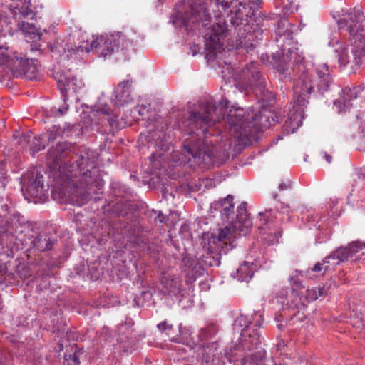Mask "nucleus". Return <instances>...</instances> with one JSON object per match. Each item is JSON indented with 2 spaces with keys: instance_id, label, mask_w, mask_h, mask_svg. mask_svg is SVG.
<instances>
[{
  "instance_id": "obj_57",
  "label": "nucleus",
  "mask_w": 365,
  "mask_h": 365,
  "mask_svg": "<svg viewBox=\"0 0 365 365\" xmlns=\"http://www.w3.org/2000/svg\"><path fill=\"white\" fill-rule=\"evenodd\" d=\"M53 328H54L56 330H58V329H60V326H59L58 324H53Z\"/></svg>"
},
{
  "instance_id": "obj_52",
  "label": "nucleus",
  "mask_w": 365,
  "mask_h": 365,
  "mask_svg": "<svg viewBox=\"0 0 365 365\" xmlns=\"http://www.w3.org/2000/svg\"><path fill=\"white\" fill-rule=\"evenodd\" d=\"M165 218V217L163 215V214L161 212H160V213L157 216V219L158 220V221L160 223H162L164 222Z\"/></svg>"
},
{
  "instance_id": "obj_4",
  "label": "nucleus",
  "mask_w": 365,
  "mask_h": 365,
  "mask_svg": "<svg viewBox=\"0 0 365 365\" xmlns=\"http://www.w3.org/2000/svg\"><path fill=\"white\" fill-rule=\"evenodd\" d=\"M234 197L231 195L214 201L210 204V210H218L221 220L227 225L212 233L208 239L207 247H204V253L200 256L201 262L208 267H218L222 255L232 250L235 241L241 236H245L252 227V222L247 210V202H242L237 208L234 219Z\"/></svg>"
},
{
  "instance_id": "obj_39",
  "label": "nucleus",
  "mask_w": 365,
  "mask_h": 365,
  "mask_svg": "<svg viewBox=\"0 0 365 365\" xmlns=\"http://www.w3.org/2000/svg\"><path fill=\"white\" fill-rule=\"evenodd\" d=\"M16 274L17 277H19L22 281H24L31 275V272L29 267L21 265L17 267Z\"/></svg>"
},
{
  "instance_id": "obj_59",
  "label": "nucleus",
  "mask_w": 365,
  "mask_h": 365,
  "mask_svg": "<svg viewBox=\"0 0 365 365\" xmlns=\"http://www.w3.org/2000/svg\"><path fill=\"white\" fill-rule=\"evenodd\" d=\"M191 48L192 50L193 56L196 55V53H197L196 47L194 46L193 48Z\"/></svg>"
},
{
  "instance_id": "obj_6",
  "label": "nucleus",
  "mask_w": 365,
  "mask_h": 365,
  "mask_svg": "<svg viewBox=\"0 0 365 365\" xmlns=\"http://www.w3.org/2000/svg\"><path fill=\"white\" fill-rule=\"evenodd\" d=\"M250 317L243 314L237 315L232 324L234 333L240 334L237 344H232L226 349V356L231 361H237L252 351H258L262 343L259 329L263 324V317L255 312Z\"/></svg>"
},
{
  "instance_id": "obj_14",
  "label": "nucleus",
  "mask_w": 365,
  "mask_h": 365,
  "mask_svg": "<svg viewBox=\"0 0 365 365\" xmlns=\"http://www.w3.org/2000/svg\"><path fill=\"white\" fill-rule=\"evenodd\" d=\"M43 188V175L37 170H33L24 177L21 191L28 201H30L29 197H38Z\"/></svg>"
},
{
  "instance_id": "obj_58",
  "label": "nucleus",
  "mask_w": 365,
  "mask_h": 365,
  "mask_svg": "<svg viewBox=\"0 0 365 365\" xmlns=\"http://www.w3.org/2000/svg\"><path fill=\"white\" fill-rule=\"evenodd\" d=\"M330 200L331 201L333 206H334L335 205H336V204H337V202H338L337 200H336V199H333V200H332V199H331Z\"/></svg>"
},
{
  "instance_id": "obj_31",
  "label": "nucleus",
  "mask_w": 365,
  "mask_h": 365,
  "mask_svg": "<svg viewBox=\"0 0 365 365\" xmlns=\"http://www.w3.org/2000/svg\"><path fill=\"white\" fill-rule=\"evenodd\" d=\"M349 319V322L354 327L365 329V315L357 307L351 311Z\"/></svg>"
},
{
  "instance_id": "obj_32",
  "label": "nucleus",
  "mask_w": 365,
  "mask_h": 365,
  "mask_svg": "<svg viewBox=\"0 0 365 365\" xmlns=\"http://www.w3.org/2000/svg\"><path fill=\"white\" fill-rule=\"evenodd\" d=\"M156 328L160 334H165L171 342H173L176 329L174 328L173 324L165 319L159 322L156 325Z\"/></svg>"
},
{
  "instance_id": "obj_18",
  "label": "nucleus",
  "mask_w": 365,
  "mask_h": 365,
  "mask_svg": "<svg viewBox=\"0 0 365 365\" xmlns=\"http://www.w3.org/2000/svg\"><path fill=\"white\" fill-rule=\"evenodd\" d=\"M36 225L31 229L32 240L31 241V247L38 252H46L51 250L57 242L51 233L46 231H38Z\"/></svg>"
},
{
  "instance_id": "obj_56",
  "label": "nucleus",
  "mask_w": 365,
  "mask_h": 365,
  "mask_svg": "<svg viewBox=\"0 0 365 365\" xmlns=\"http://www.w3.org/2000/svg\"><path fill=\"white\" fill-rule=\"evenodd\" d=\"M295 318H296V316H294V317H292V318L289 319V322H288L287 325H288V326H290V325L292 324V322L294 321V319H295Z\"/></svg>"
},
{
  "instance_id": "obj_62",
  "label": "nucleus",
  "mask_w": 365,
  "mask_h": 365,
  "mask_svg": "<svg viewBox=\"0 0 365 365\" xmlns=\"http://www.w3.org/2000/svg\"><path fill=\"white\" fill-rule=\"evenodd\" d=\"M220 134H221V131H218V132L217 133V135H220Z\"/></svg>"
},
{
  "instance_id": "obj_46",
  "label": "nucleus",
  "mask_w": 365,
  "mask_h": 365,
  "mask_svg": "<svg viewBox=\"0 0 365 365\" xmlns=\"http://www.w3.org/2000/svg\"><path fill=\"white\" fill-rule=\"evenodd\" d=\"M275 209L277 212L282 213H288L289 211V207L287 205L282 202L279 203V206L276 205Z\"/></svg>"
},
{
  "instance_id": "obj_30",
  "label": "nucleus",
  "mask_w": 365,
  "mask_h": 365,
  "mask_svg": "<svg viewBox=\"0 0 365 365\" xmlns=\"http://www.w3.org/2000/svg\"><path fill=\"white\" fill-rule=\"evenodd\" d=\"M22 31L29 36L34 41H39L43 35L40 29L33 24L23 22L21 24Z\"/></svg>"
},
{
  "instance_id": "obj_19",
  "label": "nucleus",
  "mask_w": 365,
  "mask_h": 365,
  "mask_svg": "<svg viewBox=\"0 0 365 365\" xmlns=\"http://www.w3.org/2000/svg\"><path fill=\"white\" fill-rule=\"evenodd\" d=\"M361 91L360 86L345 87L341 90L339 98L334 101V107L338 113L349 110L353 106L352 101L357 98Z\"/></svg>"
},
{
  "instance_id": "obj_37",
  "label": "nucleus",
  "mask_w": 365,
  "mask_h": 365,
  "mask_svg": "<svg viewBox=\"0 0 365 365\" xmlns=\"http://www.w3.org/2000/svg\"><path fill=\"white\" fill-rule=\"evenodd\" d=\"M23 2V5L21 7H18V6H16V9L19 10V13L24 17V18H30L34 19L36 14L33 11L32 9L29 8V5L31 4V1L28 3V1H24V0L21 1Z\"/></svg>"
},
{
  "instance_id": "obj_63",
  "label": "nucleus",
  "mask_w": 365,
  "mask_h": 365,
  "mask_svg": "<svg viewBox=\"0 0 365 365\" xmlns=\"http://www.w3.org/2000/svg\"><path fill=\"white\" fill-rule=\"evenodd\" d=\"M200 286H202V285H206L205 283H202V284H200Z\"/></svg>"
},
{
  "instance_id": "obj_29",
  "label": "nucleus",
  "mask_w": 365,
  "mask_h": 365,
  "mask_svg": "<svg viewBox=\"0 0 365 365\" xmlns=\"http://www.w3.org/2000/svg\"><path fill=\"white\" fill-rule=\"evenodd\" d=\"M307 276V274L304 272H299L298 270L294 271L289 278L292 289V294L297 297L299 294L302 293V290L304 289L305 286L302 284V279Z\"/></svg>"
},
{
  "instance_id": "obj_27",
  "label": "nucleus",
  "mask_w": 365,
  "mask_h": 365,
  "mask_svg": "<svg viewBox=\"0 0 365 365\" xmlns=\"http://www.w3.org/2000/svg\"><path fill=\"white\" fill-rule=\"evenodd\" d=\"M256 265L253 262H243L237 269L234 277L240 282H249L253 277Z\"/></svg>"
},
{
  "instance_id": "obj_2",
  "label": "nucleus",
  "mask_w": 365,
  "mask_h": 365,
  "mask_svg": "<svg viewBox=\"0 0 365 365\" xmlns=\"http://www.w3.org/2000/svg\"><path fill=\"white\" fill-rule=\"evenodd\" d=\"M282 9L284 16L279 15L275 25V41L279 48L272 57L277 63L292 65L293 73L289 68H282L283 74L294 78L293 99L289 108L287 119L284 123V131L287 133H294L302 125L304 119V109L309 103V98L313 96L322 97L330 90L334 84L327 64L314 66L305 63L304 56L298 47V43L293 38L296 26L289 22L287 14L297 11L299 5L292 0Z\"/></svg>"
},
{
  "instance_id": "obj_16",
  "label": "nucleus",
  "mask_w": 365,
  "mask_h": 365,
  "mask_svg": "<svg viewBox=\"0 0 365 365\" xmlns=\"http://www.w3.org/2000/svg\"><path fill=\"white\" fill-rule=\"evenodd\" d=\"M218 345L216 341L207 343L206 344L197 345L202 349L201 363L202 365H224L225 360L232 362L226 356V351L222 354L218 351Z\"/></svg>"
},
{
  "instance_id": "obj_40",
  "label": "nucleus",
  "mask_w": 365,
  "mask_h": 365,
  "mask_svg": "<svg viewBox=\"0 0 365 365\" xmlns=\"http://www.w3.org/2000/svg\"><path fill=\"white\" fill-rule=\"evenodd\" d=\"M134 325V321L129 317H127L124 322L119 324L117 329L120 334H124L127 331L132 328Z\"/></svg>"
},
{
  "instance_id": "obj_34",
  "label": "nucleus",
  "mask_w": 365,
  "mask_h": 365,
  "mask_svg": "<svg viewBox=\"0 0 365 365\" xmlns=\"http://www.w3.org/2000/svg\"><path fill=\"white\" fill-rule=\"evenodd\" d=\"M165 136V132L163 126H162L160 130L158 128H153L149 129L148 130V141L154 140L156 142V145L158 144V141H159V143H162L164 140Z\"/></svg>"
},
{
  "instance_id": "obj_61",
  "label": "nucleus",
  "mask_w": 365,
  "mask_h": 365,
  "mask_svg": "<svg viewBox=\"0 0 365 365\" xmlns=\"http://www.w3.org/2000/svg\"><path fill=\"white\" fill-rule=\"evenodd\" d=\"M277 327L278 329H281L282 327V324H277Z\"/></svg>"
},
{
  "instance_id": "obj_11",
  "label": "nucleus",
  "mask_w": 365,
  "mask_h": 365,
  "mask_svg": "<svg viewBox=\"0 0 365 365\" xmlns=\"http://www.w3.org/2000/svg\"><path fill=\"white\" fill-rule=\"evenodd\" d=\"M242 75L243 78L240 80V82L243 83L247 88L255 89L257 96L259 92L260 96H258L259 101L269 105L274 102V95L265 88V78L256 63L252 62L247 64L242 71Z\"/></svg>"
},
{
  "instance_id": "obj_15",
  "label": "nucleus",
  "mask_w": 365,
  "mask_h": 365,
  "mask_svg": "<svg viewBox=\"0 0 365 365\" xmlns=\"http://www.w3.org/2000/svg\"><path fill=\"white\" fill-rule=\"evenodd\" d=\"M162 292L180 302L186 297L187 291L182 287V281L176 275L163 273L160 279Z\"/></svg>"
},
{
  "instance_id": "obj_13",
  "label": "nucleus",
  "mask_w": 365,
  "mask_h": 365,
  "mask_svg": "<svg viewBox=\"0 0 365 365\" xmlns=\"http://www.w3.org/2000/svg\"><path fill=\"white\" fill-rule=\"evenodd\" d=\"M93 113L95 116L100 117L98 124L101 125L98 130L102 134L113 135L120 128L118 116L111 115L109 106L103 101L102 98H99L94 105Z\"/></svg>"
},
{
  "instance_id": "obj_21",
  "label": "nucleus",
  "mask_w": 365,
  "mask_h": 365,
  "mask_svg": "<svg viewBox=\"0 0 365 365\" xmlns=\"http://www.w3.org/2000/svg\"><path fill=\"white\" fill-rule=\"evenodd\" d=\"M220 327L217 322H209L205 327L200 329L197 334L198 345L206 344L216 341L218 345L217 334H219Z\"/></svg>"
},
{
  "instance_id": "obj_24",
  "label": "nucleus",
  "mask_w": 365,
  "mask_h": 365,
  "mask_svg": "<svg viewBox=\"0 0 365 365\" xmlns=\"http://www.w3.org/2000/svg\"><path fill=\"white\" fill-rule=\"evenodd\" d=\"M173 343L182 344L186 345L192 349H195L197 347L198 342L195 341L192 337V332L189 327L183 325L182 323H180L178 326V331L175 335Z\"/></svg>"
},
{
  "instance_id": "obj_38",
  "label": "nucleus",
  "mask_w": 365,
  "mask_h": 365,
  "mask_svg": "<svg viewBox=\"0 0 365 365\" xmlns=\"http://www.w3.org/2000/svg\"><path fill=\"white\" fill-rule=\"evenodd\" d=\"M64 133V129L60 125H54L48 130V141H53L56 137L61 136Z\"/></svg>"
},
{
  "instance_id": "obj_1",
  "label": "nucleus",
  "mask_w": 365,
  "mask_h": 365,
  "mask_svg": "<svg viewBox=\"0 0 365 365\" xmlns=\"http://www.w3.org/2000/svg\"><path fill=\"white\" fill-rule=\"evenodd\" d=\"M218 6L221 5L224 11L232 6L226 18L215 16L213 24L208 12L206 0H182L179 1L173 11L170 21L179 27L187 29L191 25L196 29L204 28L206 31V58L213 60L216 53L224 46L227 49L244 48L247 52L254 50L256 43L263 38V30L254 17L261 4V0H212Z\"/></svg>"
},
{
  "instance_id": "obj_50",
  "label": "nucleus",
  "mask_w": 365,
  "mask_h": 365,
  "mask_svg": "<svg viewBox=\"0 0 365 365\" xmlns=\"http://www.w3.org/2000/svg\"><path fill=\"white\" fill-rule=\"evenodd\" d=\"M323 158H325L326 161L328 163H331V160H332V158L330 155H329L326 152H324L323 153Z\"/></svg>"
},
{
  "instance_id": "obj_22",
  "label": "nucleus",
  "mask_w": 365,
  "mask_h": 365,
  "mask_svg": "<svg viewBox=\"0 0 365 365\" xmlns=\"http://www.w3.org/2000/svg\"><path fill=\"white\" fill-rule=\"evenodd\" d=\"M10 224V235L18 238L26 230L32 229L36 224L30 223L19 212L14 213L9 217Z\"/></svg>"
},
{
  "instance_id": "obj_48",
  "label": "nucleus",
  "mask_w": 365,
  "mask_h": 365,
  "mask_svg": "<svg viewBox=\"0 0 365 365\" xmlns=\"http://www.w3.org/2000/svg\"><path fill=\"white\" fill-rule=\"evenodd\" d=\"M291 186H292V183L289 180H288L287 182H281L279 185L278 189L280 191H284V190H287L289 189L291 187Z\"/></svg>"
},
{
  "instance_id": "obj_7",
  "label": "nucleus",
  "mask_w": 365,
  "mask_h": 365,
  "mask_svg": "<svg viewBox=\"0 0 365 365\" xmlns=\"http://www.w3.org/2000/svg\"><path fill=\"white\" fill-rule=\"evenodd\" d=\"M336 21L338 29L349 35V41L352 46L351 53L356 66L365 64V16L364 13L356 7L342 9L340 11L331 13Z\"/></svg>"
},
{
  "instance_id": "obj_28",
  "label": "nucleus",
  "mask_w": 365,
  "mask_h": 365,
  "mask_svg": "<svg viewBox=\"0 0 365 365\" xmlns=\"http://www.w3.org/2000/svg\"><path fill=\"white\" fill-rule=\"evenodd\" d=\"M265 354V350L260 349L252 354L240 357L237 361L240 359L242 365H268Z\"/></svg>"
},
{
  "instance_id": "obj_35",
  "label": "nucleus",
  "mask_w": 365,
  "mask_h": 365,
  "mask_svg": "<svg viewBox=\"0 0 365 365\" xmlns=\"http://www.w3.org/2000/svg\"><path fill=\"white\" fill-rule=\"evenodd\" d=\"M63 365H80L78 354L76 351H66L63 356Z\"/></svg>"
},
{
  "instance_id": "obj_55",
  "label": "nucleus",
  "mask_w": 365,
  "mask_h": 365,
  "mask_svg": "<svg viewBox=\"0 0 365 365\" xmlns=\"http://www.w3.org/2000/svg\"><path fill=\"white\" fill-rule=\"evenodd\" d=\"M359 260H362L363 262H364V261H365V253H364V252H363V253L361 254V257H359Z\"/></svg>"
},
{
  "instance_id": "obj_64",
  "label": "nucleus",
  "mask_w": 365,
  "mask_h": 365,
  "mask_svg": "<svg viewBox=\"0 0 365 365\" xmlns=\"http://www.w3.org/2000/svg\"><path fill=\"white\" fill-rule=\"evenodd\" d=\"M98 278V277L96 276L95 277V280H96Z\"/></svg>"
},
{
  "instance_id": "obj_42",
  "label": "nucleus",
  "mask_w": 365,
  "mask_h": 365,
  "mask_svg": "<svg viewBox=\"0 0 365 365\" xmlns=\"http://www.w3.org/2000/svg\"><path fill=\"white\" fill-rule=\"evenodd\" d=\"M0 212V215L4 216L5 218L9 217L16 212L14 207L7 204L1 205Z\"/></svg>"
},
{
  "instance_id": "obj_45",
  "label": "nucleus",
  "mask_w": 365,
  "mask_h": 365,
  "mask_svg": "<svg viewBox=\"0 0 365 365\" xmlns=\"http://www.w3.org/2000/svg\"><path fill=\"white\" fill-rule=\"evenodd\" d=\"M179 232L184 237H187L191 235L190 232V227L187 224H183L180 226Z\"/></svg>"
},
{
  "instance_id": "obj_12",
  "label": "nucleus",
  "mask_w": 365,
  "mask_h": 365,
  "mask_svg": "<svg viewBox=\"0 0 365 365\" xmlns=\"http://www.w3.org/2000/svg\"><path fill=\"white\" fill-rule=\"evenodd\" d=\"M365 249V242L357 240L352 241L347 247H341L333 251L329 255L327 256L322 262H318L310 269V272L325 273L328 270V266L325 265L330 262V259L336 260L334 264H339L340 262L347 261L359 251Z\"/></svg>"
},
{
  "instance_id": "obj_20",
  "label": "nucleus",
  "mask_w": 365,
  "mask_h": 365,
  "mask_svg": "<svg viewBox=\"0 0 365 365\" xmlns=\"http://www.w3.org/2000/svg\"><path fill=\"white\" fill-rule=\"evenodd\" d=\"M132 81L124 80L115 88L112 96V102L116 106H123L132 101Z\"/></svg>"
},
{
  "instance_id": "obj_17",
  "label": "nucleus",
  "mask_w": 365,
  "mask_h": 365,
  "mask_svg": "<svg viewBox=\"0 0 365 365\" xmlns=\"http://www.w3.org/2000/svg\"><path fill=\"white\" fill-rule=\"evenodd\" d=\"M302 219L303 221L307 222L309 229L313 226L319 232L317 235V240L319 242H325L329 238L330 230L327 229L325 225L327 220L326 216L319 217L314 210H307L305 213L302 214Z\"/></svg>"
},
{
  "instance_id": "obj_25",
  "label": "nucleus",
  "mask_w": 365,
  "mask_h": 365,
  "mask_svg": "<svg viewBox=\"0 0 365 365\" xmlns=\"http://www.w3.org/2000/svg\"><path fill=\"white\" fill-rule=\"evenodd\" d=\"M19 143L23 146L28 147L33 156L45 148L42 138L40 135H34L31 132L24 133Z\"/></svg>"
},
{
  "instance_id": "obj_49",
  "label": "nucleus",
  "mask_w": 365,
  "mask_h": 365,
  "mask_svg": "<svg viewBox=\"0 0 365 365\" xmlns=\"http://www.w3.org/2000/svg\"><path fill=\"white\" fill-rule=\"evenodd\" d=\"M281 237V234L279 232H275L273 235L271 236L272 239L269 240V244L274 245L276 243H279V239Z\"/></svg>"
},
{
  "instance_id": "obj_44",
  "label": "nucleus",
  "mask_w": 365,
  "mask_h": 365,
  "mask_svg": "<svg viewBox=\"0 0 365 365\" xmlns=\"http://www.w3.org/2000/svg\"><path fill=\"white\" fill-rule=\"evenodd\" d=\"M135 110L143 118L148 113V109L147 106L142 104L136 106Z\"/></svg>"
},
{
  "instance_id": "obj_41",
  "label": "nucleus",
  "mask_w": 365,
  "mask_h": 365,
  "mask_svg": "<svg viewBox=\"0 0 365 365\" xmlns=\"http://www.w3.org/2000/svg\"><path fill=\"white\" fill-rule=\"evenodd\" d=\"M10 224L9 217L5 218L4 216L0 215V235L2 234L10 235Z\"/></svg>"
},
{
  "instance_id": "obj_10",
  "label": "nucleus",
  "mask_w": 365,
  "mask_h": 365,
  "mask_svg": "<svg viewBox=\"0 0 365 365\" xmlns=\"http://www.w3.org/2000/svg\"><path fill=\"white\" fill-rule=\"evenodd\" d=\"M53 76L56 81L57 86L61 92L63 104L60 106L58 108L55 107L51 108V113L48 115L57 117L63 115L68 111L69 105L67 101L68 100L70 93L76 94L78 91L83 88L84 84L81 79H78L71 73H65L64 71H56L55 69Z\"/></svg>"
},
{
  "instance_id": "obj_43",
  "label": "nucleus",
  "mask_w": 365,
  "mask_h": 365,
  "mask_svg": "<svg viewBox=\"0 0 365 365\" xmlns=\"http://www.w3.org/2000/svg\"><path fill=\"white\" fill-rule=\"evenodd\" d=\"M272 212V210L271 209H269V210H266L264 212H259V220L263 221L264 224H267L269 220V215H271Z\"/></svg>"
},
{
  "instance_id": "obj_54",
  "label": "nucleus",
  "mask_w": 365,
  "mask_h": 365,
  "mask_svg": "<svg viewBox=\"0 0 365 365\" xmlns=\"http://www.w3.org/2000/svg\"><path fill=\"white\" fill-rule=\"evenodd\" d=\"M272 198H273L274 200L277 201L278 195H277L276 192H273V193L272 194Z\"/></svg>"
},
{
  "instance_id": "obj_47",
  "label": "nucleus",
  "mask_w": 365,
  "mask_h": 365,
  "mask_svg": "<svg viewBox=\"0 0 365 365\" xmlns=\"http://www.w3.org/2000/svg\"><path fill=\"white\" fill-rule=\"evenodd\" d=\"M183 263L185 266H187L188 268L193 269V264L195 262V260L189 256H185L183 257Z\"/></svg>"
},
{
  "instance_id": "obj_53",
  "label": "nucleus",
  "mask_w": 365,
  "mask_h": 365,
  "mask_svg": "<svg viewBox=\"0 0 365 365\" xmlns=\"http://www.w3.org/2000/svg\"><path fill=\"white\" fill-rule=\"evenodd\" d=\"M285 346V343L284 340H281L277 344V349L282 350V349Z\"/></svg>"
},
{
  "instance_id": "obj_51",
  "label": "nucleus",
  "mask_w": 365,
  "mask_h": 365,
  "mask_svg": "<svg viewBox=\"0 0 365 365\" xmlns=\"http://www.w3.org/2000/svg\"><path fill=\"white\" fill-rule=\"evenodd\" d=\"M158 155L157 153H153L149 157V160L151 163H155L157 160Z\"/></svg>"
},
{
  "instance_id": "obj_26",
  "label": "nucleus",
  "mask_w": 365,
  "mask_h": 365,
  "mask_svg": "<svg viewBox=\"0 0 365 365\" xmlns=\"http://www.w3.org/2000/svg\"><path fill=\"white\" fill-rule=\"evenodd\" d=\"M329 46L334 48V52L337 58L340 67H346L349 63L350 58L347 47L339 41L336 37L331 38Z\"/></svg>"
},
{
  "instance_id": "obj_23",
  "label": "nucleus",
  "mask_w": 365,
  "mask_h": 365,
  "mask_svg": "<svg viewBox=\"0 0 365 365\" xmlns=\"http://www.w3.org/2000/svg\"><path fill=\"white\" fill-rule=\"evenodd\" d=\"M324 294V287H308L304 290V292L302 290V293L299 294V296H297L299 302H292V303H294V306L297 309H302L307 307L306 303H309L317 300L320 297L323 296Z\"/></svg>"
},
{
  "instance_id": "obj_36",
  "label": "nucleus",
  "mask_w": 365,
  "mask_h": 365,
  "mask_svg": "<svg viewBox=\"0 0 365 365\" xmlns=\"http://www.w3.org/2000/svg\"><path fill=\"white\" fill-rule=\"evenodd\" d=\"M9 176L6 172V163L5 160L0 161V190H4L9 182Z\"/></svg>"
},
{
  "instance_id": "obj_3",
  "label": "nucleus",
  "mask_w": 365,
  "mask_h": 365,
  "mask_svg": "<svg viewBox=\"0 0 365 365\" xmlns=\"http://www.w3.org/2000/svg\"><path fill=\"white\" fill-rule=\"evenodd\" d=\"M262 118V113L257 108H249L245 112L240 107L230 108L228 101L217 104L212 98L208 97L199 101L198 110L188 111L185 119L176 122L173 128L189 136L183 146L193 158L203 156L211 158L217 141L209 139L213 135L209 129L217 122L225 119L230 130H233L235 137L240 139L252 133Z\"/></svg>"
},
{
  "instance_id": "obj_8",
  "label": "nucleus",
  "mask_w": 365,
  "mask_h": 365,
  "mask_svg": "<svg viewBox=\"0 0 365 365\" xmlns=\"http://www.w3.org/2000/svg\"><path fill=\"white\" fill-rule=\"evenodd\" d=\"M131 44L132 42L126 40L121 32L118 31L110 35L104 34L93 40L89 47L82 45L78 46L66 45V48H64V52L61 55V58L74 61L76 59V56L78 53H88L91 50L96 52L98 56L106 58L118 51L120 45L122 50H127L128 46Z\"/></svg>"
},
{
  "instance_id": "obj_5",
  "label": "nucleus",
  "mask_w": 365,
  "mask_h": 365,
  "mask_svg": "<svg viewBox=\"0 0 365 365\" xmlns=\"http://www.w3.org/2000/svg\"><path fill=\"white\" fill-rule=\"evenodd\" d=\"M72 145L67 142L58 143L55 147H52L48 151V158L51 160L53 166L62 164L67 165L76 162L80 171L79 186L75 185L69 187L64 193L65 200L73 205L82 206L88 200L92 192H95L94 188L100 190L103 187V180L99 175V168L96 167L94 162H89L87 156L71 155ZM86 155H88L86 153Z\"/></svg>"
},
{
  "instance_id": "obj_60",
  "label": "nucleus",
  "mask_w": 365,
  "mask_h": 365,
  "mask_svg": "<svg viewBox=\"0 0 365 365\" xmlns=\"http://www.w3.org/2000/svg\"><path fill=\"white\" fill-rule=\"evenodd\" d=\"M51 274V272L48 270L47 272H46L43 275L46 276V277H48Z\"/></svg>"
},
{
  "instance_id": "obj_9",
  "label": "nucleus",
  "mask_w": 365,
  "mask_h": 365,
  "mask_svg": "<svg viewBox=\"0 0 365 365\" xmlns=\"http://www.w3.org/2000/svg\"><path fill=\"white\" fill-rule=\"evenodd\" d=\"M1 41L2 36L0 34V66L8 68L16 78L36 79L38 69L34 60L22 52L13 50Z\"/></svg>"
},
{
  "instance_id": "obj_33",
  "label": "nucleus",
  "mask_w": 365,
  "mask_h": 365,
  "mask_svg": "<svg viewBox=\"0 0 365 365\" xmlns=\"http://www.w3.org/2000/svg\"><path fill=\"white\" fill-rule=\"evenodd\" d=\"M154 290L150 287L145 288L140 292V296H136L133 299V307H141L147 302H149L153 297Z\"/></svg>"
}]
</instances>
